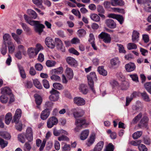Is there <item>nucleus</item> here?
<instances>
[{
    "instance_id": "obj_1",
    "label": "nucleus",
    "mask_w": 151,
    "mask_h": 151,
    "mask_svg": "<svg viewBox=\"0 0 151 151\" xmlns=\"http://www.w3.org/2000/svg\"><path fill=\"white\" fill-rule=\"evenodd\" d=\"M73 115L76 119L75 124L77 127L75 128V130L78 131V128L80 129L84 128L86 127V122L85 119L82 118L78 119V117L82 116L83 115V111L79 110L78 109L74 108L71 110Z\"/></svg>"
},
{
    "instance_id": "obj_2",
    "label": "nucleus",
    "mask_w": 151,
    "mask_h": 151,
    "mask_svg": "<svg viewBox=\"0 0 151 151\" xmlns=\"http://www.w3.org/2000/svg\"><path fill=\"white\" fill-rule=\"evenodd\" d=\"M87 78L89 86L93 92L95 93V91L93 87L94 85L93 80L96 79V76L95 72H91L89 75L87 76Z\"/></svg>"
},
{
    "instance_id": "obj_3",
    "label": "nucleus",
    "mask_w": 151,
    "mask_h": 151,
    "mask_svg": "<svg viewBox=\"0 0 151 151\" xmlns=\"http://www.w3.org/2000/svg\"><path fill=\"white\" fill-rule=\"evenodd\" d=\"M35 22H36L32 26H34L35 30L39 35H40L43 31V29L45 28V26L43 24H40V22L39 21H35Z\"/></svg>"
},
{
    "instance_id": "obj_4",
    "label": "nucleus",
    "mask_w": 151,
    "mask_h": 151,
    "mask_svg": "<svg viewBox=\"0 0 151 151\" xmlns=\"http://www.w3.org/2000/svg\"><path fill=\"white\" fill-rule=\"evenodd\" d=\"M51 95L49 96L50 99L52 101H55L59 99V92L54 88L50 91Z\"/></svg>"
},
{
    "instance_id": "obj_5",
    "label": "nucleus",
    "mask_w": 151,
    "mask_h": 151,
    "mask_svg": "<svg viewBox=\"0 0 151 151\" xmlns=\"http://www.w3.org/2000/svg\"><path fill=\"white\" fill-rule=\"evenodd\" d=\"M3 44L5 46L12 44V39L11 36L8 33H6L3 36Z\"/></svg>"
},
{
    "instance_id": "obj_6",
    "label": "nucleus",
    "mask_w": 151,
    "mask_h": 151,
    "mask_svg": "<svg viewBox=\"0 0 151 151\" xmlns=\"http://www.w3.org/2000/svg\"><path fill=\"white\" fill-rule=\"evenodd\" d=\"M99 37L103 39V41L106 43H109L111 40L110 35L105 32H102L99 36Z\"/></svg>"
},
{
    "instance_id": "obj_7",
    "label": "nucleus",
    "mask_w": 151,
    "mask_h": 151,
    "mask_svg": "<svg viewBox=\"0 0 151 151\" xmlns=\"http://www.w3.org/2000/svg\"><path fill=\"white\" fill-rule=\"evenodd\" d=\"M58 119L55 117H50L47 120V126L48 128H51L54 125H56L58 123Z\"/></svg>"
},
{
    "instance_id": "obj_8",
    "label": "nucleus",
    "mask_w": 151,
    "mask_h": 151,
    "mask_svg": "<svg viewBox=\"0 0 151 151\" xmlns=\"http://www.w3.org/2000/svg\"><path fill=\"white\" fill-rule=\"evenodd\" d=\"M148 118L146 116H144L138 124V127L141 128L143 127L147 128L148 125Z\"/></svg>"
},
{
    "instance_id": "obj_9",
    "label": "nucleus",
    "mask_w": 151,
    "mask_h": 151,
    "mask_svg": "<svg viewBox=\"0 0 151 151\" xmlns=\"http://www.w3.org/2000/svg\"><path fill=\"white\" fill-rule=\"evenodd\" d=\"M25 137L29 142H31L33 140V132L31 128L28 127L27 128Z\"/></svg>"
},
{
    "instance_id": "obj_10",
    "label": "nucleus",
    "mask_w": 151,
    "mask_h": 151,
    "mask_svg": "<svg viewBox=\"0 0 151 151\" xmlns=\"http://www.w3.org/2000/svg\"><path fill=\"white\" fill-rule=\"evenodd\" d=\"M22 111L20 109H17L15 113L14 116L12 120V122H17L18 120H19L21 116Z\"/></svg>"
},
{
    "instance_id": "obj_11",
    "label": "nucleus",
    "mask_w": 151,
    "mask_h": 151,
    "mask_svg": "<svg viewBox=\"0 0 151 151\" xmlns=\"http://www.w3.org/2000/svg\"><path fill=\"white\" fill-rule=\"evenodd\" d=\"M27 54L30 58H33L35 57L37 54V52L36 49L34 47H30L28 49Z\"/></svg>"
},
{
    "instance_id": "obj_12",
    "label": "nucleus",
    "mask_w": 151,
    "mask_h": 151,
    "mask_svg": "<svg viewBox=\"0 0 151 151\" xmlns=\"http://www.w3.org/2000/svg\"><path fill=\"white\" fill-rule=\"evenodd\" d=\"M105 23L108 27L111 29H114L116 26V24L114 21L111 19H106Z\"/></svg>"
},
{
    "instance_id": "obj_13",
    "label": "nucleus",
    "mask_w": 151,
    "mask_h": 151,
    "mask_svg": "<svg viewBox=\"0 0 151 151\" xmlns=\"http://www.w3.org/2000/svg\"><path fill=\"white\" fill-rule=\"evenodd\" d=\"M50 113V110L49 109H45L42 111L40 117L41 119L43 120L46 119L49 116Z\"/></svg>"
},
{
    "instance_id": "obj_14",
    "label": "nucleus",
    "mask_w": 151,
    "mask_h": 151,
    "mask_svg": "<svg viewBox=\"0 0 151 151\" xmlns=\"http://www.w3.org/2000/svg\"><path fill=\"white\" fill-rule=\"evenodd\" d=\"M104 146V142L100 141L96 144L93 150H91L90 151H101Z\"/></svg>"
},
{
    "instance_id": "obj_15",
    "label": "nucleus",
    "mask_w": 151,
    "mask_h": 151,
    "mask_svg": "<svg viewBox=\"0 0 151 151\" xmlns=\"http://www.w3.org/2000/svg\"><path fill=\"white\" fill-rule=\"evenodd\" d=\"M74 102L75 104L78 106H81L85 104V101L80 97H76L74 98Z\"/></svg>"
},
{
    "instance_id": "obj_16",
    "label": "nucleus",
    "mask_w": 151,
    "mask_h": 151,
    "mask_svg": "<svg viewBox=\"0 0 151 151\" xmlns=\"http://www.w3.org/2000/svg\"><path fill=\"white\" fill-rule=\"evenodd\" d=\"M96 138V135L94 133L92 134L87 139L86 144L88 147L91 145L94 142Z\"/></svg>"
},
{
    "instance_id": "obj_17",
    "label": "nucleus",
    "mask_w": 151,
    "mask_h": 151,
    "mask_svg": "<svg viewBox=\"0 0 151 151\" xmlns=\"http://www.w3.org/2000/svg\"><path fill=\"white\" fill-rule=\"evenodd\" d=\"M139 35V33L137 31L135 30L133 31L132 36V41L133 42L136 43L138 42Z\"/></svg>"
},
{
    "instance_id": "obj_18",
    "label": "nucleus",
    "mask_w": 151,
    "mask_h": 151,
    "mask_svg": "<svg viewBox=\"0 0 151 151\" xmlns=\"http://www.w3.org/2000/svg\"><path fill=\"white\" fill-rule=\"evenodd\" d=\"M45 43L49 48H53L55 47V45L53 43V40L50 37H47L45 40Z\"/></svg>"
},
{
    "instance_id": "obj_19",
    "label": "nucleus",
    "mask_w": 151,
    "mask_h": 151,
    "mask_svg": "<svg viewBox=\"0 0 151 151\" xmlns=\"http://www.w3.org/2000/svg\"><path fill=\"white\" fill-rule=\"evenodd\" d=\"M66 60L67 63L70 65L73 66H77V62L74 58L69 57L67 58Z\"/></svg>"
},
{
    "instance_id": "obj_20",
    "label": "nucleus",
    "mask_w": 151,
    "mask_h": 151,
    "mask_svg": "<svg viewBox=\"0 0 151 151\" xmlns=\"http://www.w3.org/2000/svg\"><path fill=\"white\" fill-rule=\"evenodd\" d=\"M17 66L21 77L23 79H25L26 77V75L24 67L19 64Z\"/></svg>"
},
{
    "instance_id": "obj_21",
    "label": "nucleus",
    "mask_w": 151,
    "mask_h": 151,
    "mask_svg": "<svg viewBox=\"0 0 151 151\" xmlns=\"http://www.w3.org/2000/svg\"><path fill=\"white\" fill-rule=\"evenodd\" d=\"M135 68V65L133 63H129L127 64L125 66L126 70L128 72H131L134 70Z\"/></svg>"
},
{
    "instance_id": "obj_22",
    "label": "nucleus",
    "mask_w": 151,
    "mask_h": 151,
    "mask_svg": "<svg viewBox=\"0 0 151 151\" xmlns=\"http://www.w3.org/2000/svg\"><path fill=\"white\" fill-rule=\"evenodd\" d=\"M120 61L118 58H115L110 60V63L112 67H117L120 64Z\"/></svg>"
},
{
    "instance_id": "obj_23",
    "label": "nucleus",
    "mask_w": 151,
    "mask_h": 151,
    "mask_svg": "<svg viewBox=\"0 0 151 151\" xmlns=\"http://www.w3.org/2000/svg\"><path fill=\"white\" fill-rule=\"evenodd\" d=\"M111 4L113 6H122L124 4V2L122 0H111Z\"/></svg>"
},
{
    "instance_id": "obj_24",
    "label": "nucleus",
    "mask_w": 151,
    "mask_h": 151,
    "mask_svg": "<svg viewBox=\"0 0 151 151\" xmlns=\"http://www.w3.org/2000/svg\"><path fill=\"white\" fill-rule=\"evenodd\" d=\"M144 9L146 12H151V1H147L145 3Z\"/></svg>"
},
{
    "instance_id": "obj_25",
    "label": "nucleus",
    "mask_w": 151,
    "mask_h": 151,
    "mask_svg": "<svg viewBox=\"0 0 151 151\" xmlns=\"http://www.w3.org/2000/svg\"><path fill=\"white\" fill-rule=\"evenodd\" d=\"M1 93L2 94H4L7 95L9 96L12 93V91L10 88L8 87H5L2 88L1 89Z\"/></svg>"
},
{
    "instance_id": "obj_26",
    "label": "nucleus",
    "mask_w": 151,
    "mask_h": 151,
    "mask_svg": "<svg viewBox=\"0 0 151 151\" xmlns=\"http://www.w3.org/2000/svg\"><path fill=\"white\" fill-rule=\"evenodd\" d=\"M27 12L31 17L33 19H35L37 17V14L33 10L28 9L27 11Z\"/></svg>"
},
{
    "instance_id": "obj_27",
    "label": "nucleus",
    "mask_w": 151,
    "mask_h": 151,
    "mask_svg": "<svg viewBox=\"0 0 151 151\" xmlns=\"http://www.w3.org/2000/svg\"><path fill=\"white\" fill-rule=\"evenodd\" d=\"M65 73L68 77L70 79L72 78L73 76V70L70 68H67L65 70Z\"/></svg>"
},
{
    "instance_id": "obj_28",
    "label": "nucleus",
    "mask_w": 151,
    "mask_h": 151,
    "mask_svg": "<svg viewBox=\"0 0 151 151\" xmlns=\"http://www.w3.org/2000/svg\"><path fill=\"white\" fill-rule=\"evenodd\" d=\"M137 94L136 92H134L130 96V97H127L126 98V106H128L130 102L132 100L133 98L134 97L136 96Z\"/></svg>"
},
{
    "instance_id": "obj_29",
    "label": "nucleus",
    "mask_w": 151,
    "mask_h": 151,
    "mask_svg": "<svg viewBox=\"0 0 151 151\" xmlns=\"http://www.w3.org/2000/svg\"><path fill=\"white\" fill-rule=\"evenodd\" d=\"M97 70L100 75L103 76H106L107 75V72L104 69L103 66L99 67L98 68Z\"/></svg>"
},
{
    "instance_id": "obj_30",
    "label": "nucleus",
    "mask_w": 151,
    "mask_h": 151,
    "mask_svg": "<svg viewBox=\"0 0 151 151\" xmlns=\"http://www.w3.org/2000/svg\"><path fill=\"white\" fill-rule=\"evenodd\" d=\"M63 72V69L62 67H60L56 69H52L51 70L52 74H62Z\"/></svg>"
},
{
    "instance_id": "obj_31",
    "label": "nucleus",
    "mask_w": 151,
    "mask_h": 151,
    "mask_svg": "<svg viewBox=\"0 0 151 151\" xmlns=\"http://www.w3.org/2000/svg\"><path fill=\"white\" fill-rule=\"evenodd\" d=\"M35 101L36 104L37 105V107L38 109H40V107L39 106L41 104L42 102V99L41 97L38 95L35 96Z\"/></svg>"
},
{
    "instance_id": "obj_32",
    "label": "nucleus",
    "mask_w": 151,
    "mask_h": 151,
    "mask_svg": "<svg viewBox=\"0 0 151 151\" xmlns=\"http://www.w3.org/2000/svg\"><path fill=\"white\" fill-rule=\"evenodd\" d=\"M0 136L7 140L10 139L11 138L9 134L6 132H0Z\"/></svg>"
},
{
    "instance_id": "obj_33",
    "label": "nucleus",
    "mask_w": 151,
    "mask_h": 151,
    "mask_svg": "<svg viewBox=\"0 0 151 151\" xmlns=\"http://www.w3.org/2000/svg\"><path fill=\"white\" fill-rule=\"evenodd\" d=\"M55 44L58 49H61L63 47V43L61 40L59 38H56L55 39Z\"/></svg>"
},
{
    "instance_id": "obj_34",
    "label": "nucleus",
    "mask_w": 151,
    "mask_h": 151,
    "mask_svg": "<svg viewBox=\"0 0 151 151\" xmlns=\"http://www.w3.org/2000/svg\"><path fill=\"white\" fill-rule=\"evenodd\" d=\"M79 89L80 91L84 94H86L87 93L88 90L87 86L85 84H81V85Z\"/></svg>"
},
{
    "instance_id": "obj_35",
    "label": "nucleus",
    "mask_w": 151,
    "mask_h": 151,
    "mask_svg": "<svg viewBox=\"0 0 151 151\" xmlns=\"http://www.w3.org/2000/svg\"><path fill=\"white\" fill-rule=\"evenodd\" d=\"M12 119V114L11 113H7L5 118V122L8 125Z\"/></svg>"
},
{
    "instance_id": "obj_36",
    "label": "nucleus",
    "mask_w": 151,
    "mask_h": 151,
    "mask_svg": "<svg viewBox=\"0 0 151 151\" xmlns=\"http://www.w3.org/2000/svg\"><path fill=\"white\" fill-rule=\"evenodd\" d=\"M33 3L42 9H45V8L42 5V0H32Z\"/></svg>"
},
{
    "instance_id": "obj_37",
    "label": "nucleus",
    "mask_w": 151,
    "mask_h": 151,
    "mask_svg": "<svg viewBox=\"0 0 151 151\" xmlns=\"http://www.w3.org/2000/svg\"><path fill=\"white\" fill-rule=\"evenodd\" d=\"M90 17L92 20L96 22H99L100 19L99 16L95 14H91L90 15Z\"/></svg>"
},
{
    "instance_id": "obj_38",
    "label": "nucleus",
    "mask_w": 151,
    "mask_h": 151,
    "mask_svg": "<svg viewBox=\"0 0 151 151\" xmlns=\"http://www.w3.org/2000/svg\"><path fill=\"white\" fill-rule=\"evenodd\" d=\"M89 131L88 130H85L82 132L80 138L81 139L84 140L86 139L88 136Z\"/></svg>"
},
{
    "instance_id": "obj_39",
    "label": "nucleus",
    "mask_w": 151,
    "mask_h": 151,
    "mask_svg": "<svg viewBox=\"0 0 151 151\" xmlns=\"http://www.w3.org/2000/svg\"><path fill=\"white\" fill-rule=\"evenodd\" d=\"M33 81L34 86L36 88L40 89H42V86L38 79H33Z\"/></svg>"
},
{
    "instance_id": "obj_40",
    "label": "nucleus",
    "mask_w": 151,
    "mask_h": 151,
    "mask_svg": "<svg viewBox=\"0 0 151 151\" xmlns=\"http://www.w3.org/2000/svg\"><path fill=\"white\" fill-rule=\"evenodd\" d=\"M13 123H15L16 124L15 128L16 129L19 131L21 132L22 129V124L19 120H18L17 122H13Z\"/></svg>"
},
{
    "instance_id": "obj_41",
    "label": "nucleus",
    "mask_w": 151,
    "mask_h": 151,
    "mask_svg": "<svg viewBox=\"0 0 151 151\" xmlns=\"http://www.w3.org/2000/svg\"><path fill=\"white\" fill-rule=\"evenodd\" d=\"M140 94L142 96V98L145 101L147 102L150 101V100L149 97L145 92L144 91L142 93H141Z\"/></svg>"
},
{
    "instance_id": "obj_42",
    "label": "nucleus",
    "mask_w": 151,
    "mask_h": 151,
    "mask_svg": "<svg viewBox=\"0 0 151 151\" xmlns=\"http://www.w3.org/2000/svg\"><path fill=\"white\" fill-rule=\"evenodd\" d=\"M24 17L26 22L30 25H33L36 22L35 20H31L30 19L29 17L26 15L24 14Z\"/></svg>"
},
{
    "instance_id": "obj_43",
    "label": "nucleus",
    "mask_w": 151,
    "mask_h": 151,
    "mask_svg": "<svg viewBox=\"0 0 151 151\" xmlns=\"http://www.w3.org/2000/svg\"><path fill=\"white\" fill-rule=\"evenodd\" d=\"M11 35L13 39L18 44L21 43L20 39L18 35L14 33H12Z\"/></svg>"
},
{
    "instance_id": "obj_44",
    "label": "nucleus",
    "mask_w": 151,
    "mask_h": 151,
    "mask_svg": "<svg viewBox=\"0 0 151 151\" xmlns=\"http://www.w3.org/2000/svg\"><path fill=\"white\" fill-rule=\"evenodd\" d=\"M3 94L0 97V100L2 103H6L8 100V97L6 95Z\"/></svg>"
},
{
    "instance_id": "obj_45",
    "label": "nucleus",
    "mask_w": 151,
    "mask_h": 151,
    "mask_svg": "<svg viewBox=\"0 0 151 151\" xmlns=\"http://www.w3.org/2000/svg\"><path fill=\"white\" fill-rule=\"evenodd\" d=\"M112 9L115 12H117L122 14H124L125 12L124 9L122 8H119L113 7L112 8Z\"/></svg>"
},
{
    "instance_id": "obj_46",
    "label": "nucleus",
    "mask_w": 151,
    "mask_h": 151,
    "mask_svg": "<svg viewBox=\"0 0 151 151\" xmlns=\"http://www.w3.org/2000/svg\"><path fill=\"white\" fill-rule=\"evenodd\" d=\"M144 86L146 89L151 94V82L146 83L145 84Z\"/></svg>"
},
{
    "instance_id": "obj_47",
    "label": "nucleus",
    "mask_w": 151,
    "mask_h": 151,
    "mask_svg": "<svg viewBox=\"0 0 151 151\" xmlns=\"http://www.w3.org/2000/svg\"><path fill=\"white\" fill-rule=\"evenodd\" d=\"M8 144V142L5 141L3 139L0 137V146L1 148H4L7 146Z\"/></svg>"
},
{
    "instance_id": "obj_48",
    "label": "nucleus",
    "mask_w": 151,
    "mask_h": 151,
    "mask_svg": "<svg viewBox=\"0 0 151 151\" xmlns=\"http://www.w3.org/2000/svg\"><path fill=\"white\" fill-rule=\"evenodd\" d=\"M142 133V131H137L134 133L132 135L133 138L135 139H138L141 137Z\"/></svg>"
},
{
    "instance_id": "obj_49",
    "label": "nucleus",
    "mask_w": 151,
    "mask_h": 151,
    "mask_svg": "<svg viewBox=\"0 0 151 151\" xmlns=\"http://www.w3.org/2000/svg\"><path fill=\"white\" fill-rule=\"evenodd\" d=\"M53 86L55 89L59 90L62 89L63 88L62 85L59 83H54L53 84Z\"/></svg>"
},
{
    "instance_id": "obj_50",
    "label": "nucleus",
    "mask_w": 151,
    "mask_h": 151,
    "mask_svg": "<svg viewBox=\"0 0 151 151\" xmlns=\"http://www.w3.org/2000/svg\"><path fill=\"white\" fill-rule=\"evenodd\" d=\"M31 148L30 145L28 142L25 144L23 147V149L24 151H29Z\"/></svg>"
},
{
    "instance_id": "obj_51",
    "label": "nucleus",
    "mask_w": 151,
    "mask_h": 151,
    "mask_svg": "<svg viewBox=\"0 0 151 151\" xmlns=\"http://www.w3.org/2000/svg\"><path fill=\"white\" fill-rule=\"evenodd\" d=\"M142 115V114L141 113H139V114L137 115L133 119L132 121V123L133 124L137 123V122L139 120V119L141 118Z\"/></svg>"
},
{
    "instance_id": "obj_52",
    "label": "nucleus",
    "mask_w": 151,
    "mask_h": 151,
    "mask_svg": "<svg viewBox=\"0 0 151 151\" xmlns=\"http://www.w3.org/2000/svg\"><path fill=\"white\" fill-rule=\"evenodd\" d=\"M71 148V147L70 145L65 144L62 147V151H70Z\"/></svg>"
},
{
    "instance_id": "obj_53",
    "label": "nucleus",
    "mask_w": 151,
    "mask_h": 151,
    "mask_svg": "<svg viewBox=\"0 0 151 151\" xmlns=\"http://www.w3.org/2000/svg\"><path fill=\"white\" fill-rule=\"evenodd\" d=\"M137 48V45L134 43H129L128 44L127 48L129 50L133 49H136Z\"/></svg>"
},
{
    "instance_id": "obj_54",
    "label": "nucleus",
    "mask_w": 151,
    "mask_h": 151,
    "mask_svg": "<svg viewBox=\"0 0 151 151\" xmlns=\"http://www.w3.org/2000/svg\"><path fill=\"white\" fill-rule=\"evenodd\" d=\"M43 86L45 88L48 89L50 87V84L49 81L47 80L44 79L42 81Z\"/></svg>"
},
{
    "instance_id": "obj_55",
    "label": "nucleus",
    "mask_w": 151,
    "mask_h": 151,
    "mask_svg": "<svg viewBox=\"0 0 151 151\" xmlns=\"http://www.w3.org/2000/svg\"><path fill=\"white\" fill-rule=\"evenodd\" d=\"M116 19L121 24H122L124 21V18L122 16L120 15L117 14Z\"/></svg>"
},
{
    "instance_id": "obj_56",
    "label": "nucleus",
    "mask_w": 151,
    "mask_h": 151,
    "mask_svg": "<svg viewBox=\"0 0 151 151\" xmlns=\"http://www.w3.org/2000/svg\"><path fill=\"white\" fill-rule=\"evenodd\" d=\"M114 149V146L111 143H109L106 146L104 151H113Z\"/></svg>"
},
{
    "instance_id": "obj_57",
    "label": "nucleus",
    "mask_w": 151,
    "mask_h": 151,
    "mask_svg": "<svg viewBox=\"0 0 151 151\" xmlns=\"http://www.w3.org/2000/svg\"><path fill=\"white\" fill-rule=\"evenodd\" d=\"M24 136V135L22 134H19L18 135L19 140L22 143H24L25 142V138Z\"/></svg>"
},
{
    "instance_id": "obj_58",
    "label": "nucleus",
    "mask_w": 151,
    "mask_h": 151,
    "mask_svg": "<svg viewBox=\"0 0 151 151\" xmlns=\"http://www.w3.org/2000/svg\"><path fill=\"white\" fill-rule=\"evenodd\" d=\"M51 79L56 81H60V77L55 74H52V75L50 77Z\"/></svg>"
},
{
    "instance_id": "obj_59",
    "label": "nucleus",
    "mask_w": 151,
    "mask_h": 151,
    "mask_svg": "<svg viewBox=\"0 0 151 151\" xmlns=\"http://www.w3.org/2000/svg\"><path fill=\"white\" fill-rule=\"evenodd\" d=\"M130 77L131 78L132 80L135 82H139L138 78L137 75L135 74L129 75Z\"/></svg>"
},
{
    "instance_id": "obj_60",
    "label": "nucleus",
    "mask_w": 151,
    "mask_h": 151,
    "mask_svg": "<svg viewBox=\"0 0 151 151\" xmlns=\"http://www.w3.org/2000/svg\"><path fill=\"white\" fill-rule=\"evenodd\" d=\"M75 15L78 16L79 18H81L80 12L78 10H77L75 9H73L71 11Z\"/></svg>"
},
{
    "instance_id": "obj_61",
    "label": "nucleus",
    "mask_w": 151,
    "mask_h": 151,
    "mask_svg": "<svg viewBox=\"0 0 151 151\" xmlns=\"http://www.w3.org/2000/svg\"><path fill=\"white\" fill-rule=\"evenodd\" d=\"M55 62L54 61L48 60L46 62V65L48 67H52L55 65Z\"/></svg>"
},
{
    "instance_id": "obj_62",
    "label": "nucleus",
    "mask_w": 151,
    "mask_h": 151,
    "mask_svg": "<svg viewBox=\"0 0 151 151\" xmlns=\"http://www.w3.org/2000/svg\"><path fill=\"white\" fill-rule=\"evenodd\" d=\"M142 142V141L141 140H136L135 141H132L130 142V144L132 145L136 146H139V145H140V143Z\"/></svg>"
},
{
    "instance_id": "obj_63",
    "label": "nucleus",
    "mask_w": 151,
    "mask_h": 151,
    "mask_svg": "<svg viewBox=\"0 0 151 151\" xmlns=\"http://www.w3.org/2000/svg\"><path fill=\"white\" fill-rule=\"evenodd\" d=\"M78 34L80 37L84 36L86 34V31L83 29H80L78 31Z\"/></svg>"
},
{
    "instance_id": "obj_64",
    "label": "nucleus",
    "mask_w": 151,
    "mask_h": 151,
    "mask_svg": "<svg viewBox=\"0 0 151 151\" xmlns=\"http://www.w3.org/2000/svg\"><path fill=\"white\" fill-rule=\"evenodd\" d=\"M138 148L140 151H147V150L145 146L142 144L138 146Z\"/></svg>"
}]
</instances>
